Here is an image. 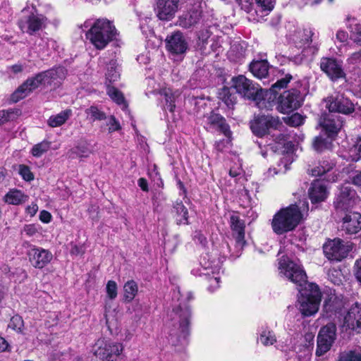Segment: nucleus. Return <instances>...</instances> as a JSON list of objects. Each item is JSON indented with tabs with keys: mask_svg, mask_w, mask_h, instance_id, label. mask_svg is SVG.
<instances>
[{
	"mask_svg": "<svg viewBox=\"0 0 361 361\" xmlns=\"http://www.w3.org/2000/svg\"><path fill=\"white\" fill-rule=\"evenodd\" d=\"M120 78V71L115 61H111L106 73V78L109 82L117 81Z\"/></svg>",
	"mask_w": 361,
	"mask_h": 361,
	"instance_id": "nucleus-40",
	"label": "nucleus"
},
{
	"mask_svg": "<svg viewBox=\"0 0 361 361\" xmlns=\"http://www.w3.org/2000/svg\"><path fill=\"white\" fill-rule=\"evenodd\" d=\"M357 200L356 191L349 184L342 185L336 195L334 205L337 212L346 213L355 206Z\"/></svg>",
	"mask_w": 361,
	"mask_h": 361,
	"instance_id": "nucleus-8",
	"label": "nucleus"
},
{
	"mask_svg": "<svg viewBox=\"0 0 361 361\" xmlns=\"http://www.w3.org/2000/svg\"><path fill=\"white\" fill-rule=\"evenodd\" d=\"M235 51H238V53L235 55V59H240L244 56L245 50L243 49V47L240 46L238 44H233L231 47V50L229 51L230 55L234 54Z\"/></svg>",
	"mask_w": 361,
	"mask_h": 361,
	"instance_id": "nucleus-55",
	"label": "nucleus"
},
{
	"mask_svg": "<svg viewBox=\"0 0 361 361\" xmlns=\"http://www.w3.org/2000/svg\"><path fill=\"white\" fill-rule=\"evenodd\" d=\"M333 138L326 135H319L314 138L312 147L317 152H322L326 149H330L332 147Z\"/></svg>",
	"mask_w": 361,
	"mask_h": 361,
	"instance_id": "nucleus-30",
	"label": "nucleus"
},
{
	"mask_svg": "<svg viewBox=\"0 0 361 361\" xmlns=\"http://www.w3.org/2000/svg\"><path fill=\"white\" fill-rule=\"evenodd\" d=\"M302 102L300 92L296 89L285 91L279 99V110L288 114L299 108Z\"/></svg>",
	"mask_w": 361,
	"mask_h": 361,
	"instance_id": "nucleus-12",
	"label": "nucleus"
},
{
	"mask_svg": "<svg viewBox=\"0 0 361 361\" xmlns=\"http://www.w3.org/2000/svg\"><path fill=\"white\" fill-rule=\"evenodd\" d=\"M273 137H274V140L276 142V143L279 144V145H282L283 147L285 146L288 140L287 135L282 133L274 135Z\"/></svg>",
	"mask_w": 361,
	"mask_h": 361,
	"instance_id": "nucleus-63",
	"label": "nucleus"
},
{
	"mask_svg": "<svg viewBox=\"0 0 361 361\" xmlns=\"http://www.w3.org/2000/svg\"><path fill=\"white\" fill-rule=\"evenodd\" d=\"M351 250V245L340 238L329 240L323 245L325 256L333 261H341L347 257Z\"/></svg>",
	"mask_w": 361,
	"mask_h": 361,
	"instance_id": "nucleus-10",
	"label": "nucleus"
},
{
	"mask_svg": "<svg viewBox=\"0 0 361 361\" xmlns=\"http://www.w3.org/2000/svg\"><path fill=\"white\" fill-rule=\"evenodd\" d=\"M106 293L111 300H114L117 296V284L114 281H109L106 287Z\"/></svg>",
	"mask_w": 361,
	"mask_h": 361,
	"instance_id": "nucleus-53",
	"label": "nucleus"
},
{
	"mask_svg": "<svg viewBox=\"0 0 361 361\" xmlns=\"http://www.w3.org/2000/svg\"><path fill=\"white\" fill-rule=\"evenodd\" d=\"M292 79V76L290 75H286L285 78H283L280 80H278L274 84L271 85V90L274 92H276L277 89H281L286 87L288 83Z\"/></svg>",
	"mask_w": 361,
	"mask_h": 361,
	"instance_id": "nucleus-52",
	"label": "nucleus"
},
{
	"mask_svg": "<svg viewBox=\"0 0 361 361\" xmlns=\"http://www.w3.org/2000/svg\"><path fill=\"white\" fill-rule=\"evenodd\" d=\"M348 61L351 64H360L361 63V49L358 51L353 53L349 58Z\"/></svg>",
	"mask_w": 361,
	"mask_h": 361,
	"instance_id": "nucleus-59",
	"label": "nucleus"
},
{
	"mask_svg": "<svg viewBox=\"0 0 361 361\" xmlns=\"http://www.w3.org/2000/svg\"><path fill=\"white\" fill-rule=\"evenodd\" d=\"M207 128L221 132L227 138H231V131L226 119L219 114L212 112L205 116Z\"/></svg>",
	"mask_w": 361,
	"mask_h": 361,
	"instance_id": "nucleus-23",
	"label": "nucleus"
},
{
	"mask_svg": "<svg viewBox=\"0 0 361 361\" xmlns=\"http://www.w3.org/2000/svg\"><path fill=\"white\" fill-rule=\"evenodd\" d=\"M229 224L232 231V236L235 241V247L238 250V252H239L246 244L245 240V221L237 214H233L230 216Z\"/></svg>",
	"mask_w": 361,
	"mask_h": 361,
	"instance_id": "nucleus-17",
	"label": "nucleus"
},
{
	"mask_svg": "<svg viewBox=\"0 0 361 361\" xmlns=\"http://www.w3.org/2000/svg\"><path fill=\"white\" fill-rule=\"evenodd\" d=\"M334 163L331 160L325 159L319 163V165L311 170V174L314 176H320L333 169Z\"/></svg>",
	"mask_w": 361,
	"mask_h": 361,
	"instance_id": "nucleus-36",
	"label": "nucleus"
},
{
	"mask_svg": "<svg viewBox=\"0 0 361 361\" xmlns=\"http://www.w3.org/2000/svg\"><path fill=\"white\" fill-rule=\"evenodd\" d=\"M11 346L8 342L4 338L0 336V353L11 352Z\"/></svg>",
	"mask_w": 361,
	"mask_h": 361,
	"instance_id": "nucleus-64",
	"label": "nucleus"
},
{
	"mask_svg": "<svg viewBox=\"0 0 361 361\" xmlns=\"http://www.w3.org/2000/svg\"><path fill=\"white\" fill-rule=\"evenodd\" d=\"M302 219L300 208L295 204L281 209L272 219L271 226L275 233L281 235L294 230Z\"/></svg>",
	"mask_w": 361,
	"mask_h": 361,
	"instance_id": "nucleus-2",
	"label": "nucleus"
},
{
	"mask_svg": "<svg viewBox=\"0 0 361 361\" xmlns=\"http://www.w3.org/2000/svg\"><path fill=\"white\" fill-rule=\"evenodd\" d=\"M259 6L264 11H270L274 8V0H255Z\"/></svg>",
	"mask_w": 361,
	"mask_h": 361,
	"instance_id": "nucleus-56",
	"label": "nucleus"
},
{
	"mask_svg": "<svg viewBox=\"0 0 361 361\" xmlns=\"http://www.w3.org/2000/svg\"><path fill=\"white\" fill-rule=\"evenodd\" d=\"M92 154V149L87 144L83 143L78 145L76 147L68 152V157L71 159L77 157L86 158Z\"/></svg>",
	"mask_w": 361,
	"mask_h": 361,
	"instance_id": "nucleus-34",
	"label": "nucleus"
},
{
	"mask_svg": "<svg viewBox=\"0 0 361 361\" xmlns=\"http://www.w3.org/2000/svg\"><path fill=\"white\" fill-rule=\"evenodd\" d=\"M350 158L352 161H357L361 159V137L355 145L350 149Z\"/></svg>",
	"mask_w": 361,
	"mask_h": 361,
	"instance_id": "nucleus-50",
	"label": "nucleus"
},
{
	"mask_svg": "<svg viewBox=\"0 0 361 361\" xmlns=\"http://www.w3.org/2000/svg\"><path fill=\"white\" fill-rule=\"evenodd\" d=\"M353 271L355 279L361 285V258L355 262Z\"/></svg>",
	"mask_w": 361,
	"mask_h": 361,
	"instance_id": "nucleus-58",
	"label": "nucleus"
},
{
	"mask_svg": "<svg viewBox=\"0 0 361 361\" xmlns=\"http://www.w3.org/2000/svg\"><path fill=\"white\" fill-rule=\"evenodd\" d=\"M166 43L168 51L173 54H185L188 47V42L180 32H176L168 36Z\"/></svg>",
	"mask_w": 361,
	"mask_h": 361,
	"instance_id": "nucleus-20",
	"label": "nucleus"
},
{
	"mask_svg": "<svg viewBox=\"0 0 361 361\" xmlns=\"http://www.w3.org/2000/svg\"><path fill=\"white\" fill-rule=\"evenodd\" d=\"M107 125L109 126V133H112L121 129L120 123L114 116H111L109 118Z\"/></svg>",
	"mask_w": 361,
	"mask_h": 361,
	"instance_id": "nucleus-57",
	"label": "nucleus"
},
{
	"mask_svg": "<svg viewBox=\"0 0 361 361\" xmlns=\"http://www.w3.org/2000/svg\"><path fill=\"white\" fill-rule=\"evenodd\" d=\"M219 280L220 278L214 275L209 279V285L208 287L209 291L213 292L219 286Z\"/></svg>",
	"mask_w": 361,
	"mask_h": 361,
	"instance_id": "nucleus-62",
	"label": "nucleus"
},
{
	"mask_svg": "<svg viewBox=\"0 0 361 361\" xmlns=\"http://www.w3.org/2000/svg\"><path fill=\"white\" fill-rule=\"evenodd\" d=\"M314 33L311 29H305L301 35L300 41L297 43V47L302 49V54L303 57H312L318 51V45L312 44V37Z\"/></svg>",
	"mask_w": 361,
	"mask_h": 361,
	"instance_id": "nucleus-21",
	"label": "nucleus"
},
{
	"mask_svg": "<svg viewBox=\"0 0 361 361\" xmlns=\"http://www.w3.org/2000/svg\"><path fill=\"white\" fill-rule=\"evenodd\" d=\"M344 123L343 117L329 113L322 114L319 120V124L322 127V130L325 132L327 136L334 139L338 132L341 130Z\"/></svg>",
	"mask_w": 361,
	"mask_h": 361,
	"instance_id": "nucleus-11",
	"label": "nucleus"
},
{
	"mask_svg": "<svg viewBox=\"0 0 361 361\" xmlns=\"http://www.w3.org/2000/svg\"><path fill=\"white\" fill-rule=\"evenodd\" d=\"M50 75L51 83L56 80H63L67 74V71L64 67L59 66L54 68L47 70Z\"/></svg>",
	"mask_w": 361,
	"mask_h": 361,
	"instance_id": "nucleus-45",
	"label": "nucleus"
},
{
	"mask_svg": "<svg viewBox=\"0 0 361 361\" xmlns=\"http://www.w3.org/2000/svg\"><path fill=\"white\" fill-rule=\"evenodd\" d=\"M232 87L243 97L255 101L259 109L267 108L262 89L244 75H240L233 78ZM267 104L269 107L271 106V102Z\"/></svg>",
	"mask_w": 361,
	"mask_h": 361,
	"instance_id": "nucleus-4",
	"label": "nucleus"
},
{
	"mask_svg": "<svg viewBox=\"0 0 361 361\" xmlns=\"http://www.w3.org/2000/svg\"><path fill=\"white\" fill-rule=\"evenodd\" d=\"M337 361H361V348L357 347L340 353Z\"/></svg>",
	"mask_w": 361,
	"mask_h": 361,
	"instance_id": "nucleus-33",
	"label": "nucleus"
},
{
	"mask_svg": "<svg viewBox=\"0 0 361 361\" xmlns=\"http://www.w3.org/2000/svg\"><path fill=\"white\" fill-rule=\"evenodd\" d=\"M334 341L332 340H326V338L317 337V347L316 350V355L322 356L329 351Z\"/></svg>",
	"mask_w": 361,
	"mask_h": 361,
	"instance_id": "nucleus-42",
	"label": "nucleus"
},
{
	"mask_svg": "<svg viewBox=\"0 0 361 361\" xmlns=\"http://www.w3.org/2000/svg\"><path fill=\"white\" fill-rule=\"evenodd\" d=\"M107 94L116 103L119 105H123L122 108L123 109L127 107L124 97L122 92H120L118 89L115 88L114 87L108 85Z\"/></svg>",
	"mask_w": 361,
	"mask_h": 361,
	"instance_id": "nucleus-39",
	"label": "nucleus"
},
{
	"mask_svg": "<svg viewBox=\"0 0 361 361\" xmlns=\"http://www.w3.org/2000/svg\"><path fill=\"white\" fill-rule=\"evenodd\" d=\"M71 116V110L66 109L56 115L50 116L47 121V123L51 128L59 127L65 123Z\"/></svg>",
	"mask_w": 361,
	"mask_h": 361,
	"instance_id": "nucleus-32",
	"label": "nucleus"
},
{
	"mask_svg": "<svg viewBox=\"0 0 361 361\" xmlns=\"http://www.w3.org/2000/svg\"><path fill=\"white\" fill-rule=\"evenodd\" d=\"M320 68L332 81L345 78L343 61L335 58H322Z\"/></svg>",
	"mask_w": 361,
	"mask_h": 361,
	"instance_id": "nucleus-13",
	"label": "nucleus"
},
{
	"mask_svg": "<svg viewBox=\"0 0 361 361\" xmlns=\"http://www.w3.org/2000/svg\"><path fill=\"white\" fill-rule=\"evenodd\" d=\"M179 0H157L154 11L161 20H170L178 10Z\"/></svg>",
	"mask_w": 361,
	"mask_h": 361,
	"instance_id": "nucleus-18",
	"label": "nucleus"
},
{
	"mask_svg": "<svg viewBox=\"0 0 361 361\" xmlns=\"http://www.w3.org/2000/svg\"><path fill=\"white\" fill-rule=\"evenodd\" d=\"M27 200L28 196L18 190H11L5 196L6 202L13 205L23 204L27 201Z\"/></svg>",
	"mask_w": 361,
	"mask_h": 361,
	"instance_id": "nucleus-31",
	"label": "nucleus"
},
{
	"mask_svg": "<svg viewBox=\"0 0 361 361\" xmlns=\"http://www.w3.org/2000/svg\"><path fill=\"white\" fill-rule=\"evenodd\" d=\"M269 65L267 60L254 61L250 65L252 73L258 78H264L268 75Z\"/></svg>",
	"mask_w": 361,
	"mask_h": 361,
	"instance_id": "nucleus-27",
	"label": "nucleus"
},
{
	"mask_svg": "<svg viewBox=\"0 0 361 361\" xmlns=\"http://www.w3.org/2000/svg\"><path fill=\"white\" fill-rule=\"evenodd\" d=\"M124 298L128 302L132 301L138 291V286L137 283L130 280L127 281L123 286Z\"/></svg>",
	"mask_w": 361,
	"mask_h": 361,
	"instance_id": "nucleus-35",
	"label": "nucleus"
},
{
	"mask_svg": "<svg viewBox=\"0 0 361 361\" xmlns=\"http://www.w3.org/2000/svg\"><path fill=\"white\" fill-rule=\"evenodd\" d=\"M342 231L348 235H353L361 231V214L348 212L342 218Z\"/></svg>",
	"mask_w": 361,
	"mask_h": 361,
	"instance_id": "nucleus-19",
	"label": "nucleus"
},
{
	"mask_svg": "<svg viewBox=\"0 0 361 361\" xmlns=\"http://www.w3.org/2000/svg\"><path fill=\"white\" fill-rule=\"evenodd\" d=\"M50 148V142L47 141H42L40 143L35 145L32 149V154L34 157H39L44 153L47 152Z\"/></svg>",
	"mask_w": 361,
	"mask_h": 361,
	"instance_id": "nucleus-47",
	"label": "nucleus"
},
{
	"mask_svg": "<svg viewBox=\"0 0 361 361\" xmlns=\"http://www.w3.org/2000/svg\"><path fill=\"white\" fill-rule=\"evenodd\" d=\"M164 94L165 96L166 100V108L171 112L174 111L176 107V99L178 97L176 93L172 92V91L169 89L165 90L164 92Z\"/></svg>",
	"mask_w": 361,
	"mask_h": 361,
	"instance_id": "nucleus-46",
	"label": "nucleus"
},
{
	"mask_svg": "<svg viewBox=\"0 0 361 361\" xmlns=\"http://www.w3.org/2000/svg\"><path fill=\"white\" fill-rule=\"evenodd\" d=\"M309 197L312 203L323 202L328 195L327 188L324 182L314 180L308 190Z\"/></svg>",
	"mask_w": 361,
	"mask_h": 361,
	"instance_id": "nucleus-26",
	"label": "nucleus"
},
{
	"mask_svg": "<svg viewBox=\"0 0 361 361\" xmlns=\"http://www.w3.org/2000/svg\"><path fill=\"white\" fill-rule=\"evenodd\" d=\"M324 102L326 108L331 114L349 115L355 111L353 103L343 96H330L325 99Z\"/></svg>",
	"mask_w": 361,
	"mask_h": 361,
	"instance_id": "nucleus-14",
	"label": "nucleus"
},
{
	"mask_svg": "<svg viewBox=\"0 0 361 361\" xmlns=\"http://www.w3.org/2000/svg\"><path fill=\"white\" fill-rule=\"evenodd\" d=\"M169 317L174 327L178 326L177 330H171L170 336L171 338L178 336L179 342H186V338L190 332V323L191 310L188 305L180 302L177 307H174L169 313Z\"/></svg>",
	"mask_w": 361,
	"mask_h": 361,
	"instance_id": "nucleus-3",
	"label": "nucleus"
},
{
	"mask_svg": "<svg viewBox=\"0 0 361 361\" xmlns=\"http://www.w3.org/2000/svg\"><path fill=\"white\" fill-rule=\"evenodd\" d=\"M40 85H42V84L38 74L35 75V76L32 78L27 79L13 94V100L17 102L19 99L24 98L28 93Z\"/></svg>",
	"mask_w": 361,
	"mask_h": 361,
	"instance_id": "nucleus-24",
	"label": "nucleus"
},
{
	"mask_svg": "<svg viewBox=\"0 0 361 361\" xmlns=\"http://www.w3.org/2000/svg\"><path fill=\"white\" fill-rule=\"evenodd\" d=\"M288 159L287 157H283L280 160V163L278 164L279 169H269L267 171L268 176H274V175H277L279 173H285L288 170Z\"/></svg>",
	"mask_w": 361,
	"mask_h": 361,
	"instance_id": "nucleus-44",
	"label": "nucleus"
},
{
	"mask_svg": "<svg viewBox=\"0 0 361 361\" xmlns=\"http://www.w3.org/2000/svg\"><path fill=\"white\" fill-rule=\"evenodd\" d=\"M336 326L334 324H329L320 329L317 337L334 341L336 338Z\"/></svg>",
	"mask_w": 361,
	"mask_h": 361,
	"instance_id": "nucleus-41",
	"label": "nucleus"
},
{
	"mask_svg": "<svg viewBox=\"0 0 361 361\" xmlns=\"http://www.w3.org/2000/svg\"><path fill=\"white\" fill-rule=\"evenodd\" d=\"M19 173L23 178L27 181H30L34 179V176L28 166L20 165Z\"/></svg>",
	"mask_w": 361,
	"mask_h": 361,
	"instance_id": "nucleus-54",
	"label": "nucleus"
},
{
	"mask_svg": "<svg viewBox=\"0 0 361 361\" xmlns=\"http://www.w3.org/2000/svg\"><path fill=\"white\" fill-rule=\"evenodd\" d=\"M117 30L112 22L107 19L96 20L86 33V37L97 49H103L116 39Z\"/></svg>",
	"mask_w": 361,
	"mask_h": 361,
	"instance_id": "nucleus-1",
	"label": "nucleus"
},
{
	"mask_svg": "<svg viewBox=\"0 0 361 361\" xmlns=\"http://www.w3.org/2000/svg\"><path fill=\"white\" fill-rule=\"evenodd\" d=\"M94 355L99 361H121L123 346L120 343L98 341Z\"/></svg>",
	"mask_w": 361,
	"mask_h": 361,
	"instance_id": "nucleus-7",
	"label": "nucleus"
},
{
	"mask_svg": "<svg viewBox=\"0 0 361 361\" xmlns=\"http://www.w3.org/2000/svg\"><path fill=\"white\" fill-rule=\"evenodd\" d=\"M173 213L175 214L176 220L178 224H188V212L183 205L182 201H176L173 207Z\"/></svg>",
	"mask_w": 361,
	"mask_h": 361,
	"instance_id": "nucleus-28",
	"label": "nucleus"
},
{
	"mask_svg": "<svg viewBox=\"0 0 361 361\" xmlns=\"http://www.w3.org/2000/svg\"><path fill=\"white\" fill-rule=\"evenodd\" d=\"M279 269L286 278L300 288L310 283L307 282V275L302 267L288 258L280 260Z\"/></svg>",
	"mask_w": 361,
	"mask_h": 361,
	"instance_id": "nucleus-6",
	"label": "nucleus"
},
{
	"mask_svg": "<svg viewBox=\"0 0 361 361\" xmlns=\"http://www.w3.org/2000/svg\"><path fill=\"white\" fill-rule=\"evenodd\" d=\"M48 23L47 18L41 14H32L18 23L20 29L29 35H35L44 29Z\"/></svg>",
	"mask_w": 361,
	"mask_h": 361,
	"instance_id": "nucleus-16",
	"label": "nucleus"
},
{
	"mask_svg": "<svg viewBox=\"0 0 361 361\" xmlns=\"http://www.w3.org/2000/svg\"><path fill=\"white\" fill-rule=\"evenodd\" d=\"M27 255L32 266L39 269L46 267L53 259V255L49 250L35 245L30 247Z\"/></svg>",
	"mask_w": 361,
	"mask_h": 361,
	"instance_id": "nucleus-15",
	"label": "nucleus"
},
{
	"mask_svg": "<svg viewBox=\"0 0 361 361\" xmlns=\"http://www.w3.org/2000/svg\"><path fill=\"white\" fill-rule=\"evenodd\" d=\"M334 341L332 340H326V338L317 337V347L316 350V355L322 356L329 351Z\"/></svg>",
	"mask_w": 361,
	"mask_h": 361,
	"instance_id": "nucleus-43",
	"label": "nucleus"
},
{
	"mask_svg": "<svg viewBox=\"0 0 361 361\" xmlns=\"http://www.w3.org/2000/svg\"><path fill=\"white\" fill-rule=\"evenodd\" d=\"M233 87H224L219 90L218 93V97L228 107H232L237 100V97L233 92Z\"/></svg>",
	"mask_w": 361,
	"mask_h": 361,
	"instance_id": "nucleus-29",
	"label": "nucleus"
},
{
	"mask_svg": "<svg viewBox=\"0 0 361 361\" xmlns=\"http://www.w3.org/2000/svg\"><path fill=\"white\" fill-rule=\"evenodd\" d=\"M345 325L350 329L361 330V304L355 303L344 317Z\"/></svg>",
	"mask_w": 361,
	"mask_h": 361,
	"instance_id": "nucleus-25",
	"label": "nucleus"
},
{
	"mask_svg": "<svg viewBox=\"0 0 361 361\" xmlns=\"http://www.w3.org/2000/svg\"><path fill=\"white\" fill-rule=\"evenodd\" d=\"M304 118L298 113L292 114L286 118V123L291 126H298L303 123Z\"/></svg>",
	"mask_w": 361,
	"mask_h": 361,
	"instance_id": "nucleus-51",
	"label": "nucleus"
},
{
	"mask_svg": "<svg viewBox=\"0 0 361 361\" xmlns=\"http://www.w3.org/2000/svg\"><path fill=\"white\" fill-rule=\"evenodd\" d=\"M259 339L266 346L273 345L276 341L275 334L267 327L262 328Z\"/></svg>",
	"mask_w": 361,
	"mask_h": 361,
	"instance_id": "nucleus-37",
	"label": "nucleus"
},
{
	"mask_svg": "<svg viewBox=\"0 0 361 361\" xmlns=\"http://www.w3.org/2000/svg\"><path fill=\"white\" fill-rule=\"evenodd\" d=\"M40 80H42V84L43 86H48L51 85V80L50 79V75L48 74V71H42L38 73Z\"/></svg>",
	"mask_w": 361,
	"mask_h": 361,
	"instance_id": "nucleus-61",
	"label": "nucleus"
},
{
	"mask_svg": "<svg viewBox=\"0 0 361 361\" xmlns=\"http://www.w3.org/2000/svg\"><path fill=\"white\" fill-rule=\"evenodd\" d=\"M8 326L18 333H22L24 322L20 316L15 315L11 317Z\"/></svg>",
	"mask_w": 361,
	"mask_h": 361,
	"instance_id": "nucleus-48",
	"label": "nucleus"
},
{
	"mask_svg": "<svg viewBox=\"0 0 361 361\" xmlns=\"http://www.w3.org/2000/svg\"><path fill=\"white\" fill-rule=\"evenodd\" d=\"M88 116H90L93 121H102L106 118L105 114L100 111L97 107L92 106L85 111Z\"/></svg>",
	"mask_w": 361,
	"mask_h": 361,
	"instance_id": "nucleus-49",
	"label": "nucleus"
},
{
	"mask_svg": "<svg viewBox=\"0 0 361 361\" xmlns=\"http://www.w3.org/2000/svg\"><path fill=\"white\" fill-rule=\"evenodd\" d=\"M282 127H283V124L279 117H274L269 114H259L250 122L252 133L259 137L265 135L271 129H281Z\"/></svg>",
	"mask_w": 361,
	"mask_h": 361,
	"instance_id": "nucleus-9",
	"label": "nucleus"
},
{
	"mask_svg": "<svg viewBox=\"0 0 361 361\" xmlns=\"http://www.w3.org/2000/svg\"><path fill=\"white\" fill-rule=\"evenodd\" d=\"M202 13L200 5L192 6L179 17L178 25L183 28H190L195 26L200 22Z\"/></svg>",
	"mask_w": 361,
	"mask_h": 361,
	"instance_id": "nucleus-22",
	"label": "nucleus"
},
{
	"mask_svg": "<svg viewBox=\"0 0 361 361\" xmlns=\"http://www.w3.org/2000/svg\"><path fill=\"white\" fill-rule=\"evenodd\" d=\"M348 28L350 32V39L356 44L361 43V24L353 19L351 23L348 25Z\"/></svg>",
	"mask_w": 361,
	"mask_h": 361,
	"instance_id": "nucleus-38",
	"label": "nucleus"
},
{
	"mask_svg": "<svg viewBox=\"0 0 361 361\" xmlns=\"http://www.w3.org/2000/svg\"><path fill=\"white\" fill-rule=\"evenodd\" d=\"M299 310L305 317L315 314L322 300V293L319 286L313 283L307 284L304 288L299 289Z\"/></svg>",
	"mask_w": 361,
	"mask_h": 361,
	"instance_id": "nucleus-5",
	"label": "nucleus"
},
{
	"mask_svg": "<svg viewBox=\"0 0 361 361\" xmlns=\"http://www.w3.org/2000/svg\"><path fill=\"white\" fill-rule=\"evenodd\" d=\"M23 232L28 236H33L38 232V228L35 224H28L24 226Z\"/></svg>",
	"mask_w": 361,
	"mask_h": 361,
	"instance_id": "nucleus-60",
	"label": "nucleus"
}]
</instances>
